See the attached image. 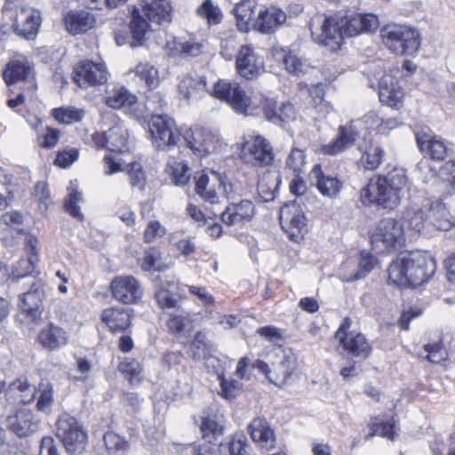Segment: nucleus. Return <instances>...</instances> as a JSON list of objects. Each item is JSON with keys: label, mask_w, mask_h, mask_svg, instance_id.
<instances>
[{"label": "nucleus", "mask_w": 455, "mask_h": 455, "mask_svg": "<svg viewBox=\"0 0 455 455\" xmlns=\"http://www.w3.org/2000/svg\"><path fill=\"white\" fill-rule=\"evenodd\" d=\"M407 184L405 170L394 168L385 175L370 180L360 191L361 202L365 205L376 204L384 209H395L400 204Z\"/></svg>", "instance_id": "1"}, {"label": "nucleus", "mask_w": 455, "mask_h": 455, "mask_svg": "<svg viewBox=\"0 0 455 455\" xmlns=\"http://www.w3.org/2000/svg\"><path fill=\"white\" fill-rule=\"evenodd\" d=\"M435 260L422 252L398 257L388 268L389 282L401 287H417L427 282L435 273Z\"/></svg>", "instance_id": "2"}, {"label": "nucleus", "mask_w": 455, "mask_h": 455, "mask_svg": "<svg viewBox=\"0 0 455 455\" xmlns=\"http://www.w3.org/2000/svg\"><path fill=\"white\" fill-rule=\"evenodd\" d=\"M171 0H141V9H134L130 28L133 38L140 44L148 39L152 25H162L172 20Z\"/></svg>", "instance_id": "3"}, {"label": "nucleus", "mask_w": 455, "mask_h": 455, "mask_svg": "<svg viewBox=\"0 0 455 455\" xmlns=\"http://www.w3.org/2000/svg\"><path fill=\"white\" fill-rule=\"evenodd\" d=\"M195 191L205 202L212 204L220 203L221 194L228 199L235 196L234 185L226 175L213 170H203L194 176Z\"/></svg>", "instance_id": "4"}, {"label": "nucleus", "mask_w": 455, "mask_h": 455, "mask_svg": "<svg viewBox=\"0 0 455 455\" xmlns=\"http://www.w3.org/2000/svg\"><path fill=\"white\" fill-rule=\"evenodd\" d=\"M383 44L398 55H412L420 46V36L417 29L406 25L387 24L380 30Z\"/></svg>", "instance_id": "5"}, {"label": "nucleus", "mask_w": 455, "mask_h": 455, "mask_svg": "<svg viewBox=\"0 0 455 455\" xmlns=\"http://www.w3.org/2000/svg\"><path fill=\"white\" fill-rule=\"evenodd\" d=\"M271 366L257 360L253 367L264 373L268 380L276 386H282L292 374L296 365V356L291 349L281 347L274 348L270 353Z\"/></svg>", "instance_id": "6"}, {"label": "nucleus", "mask_w": 455, "mask_h": 455, "mask_svg": "<svg viewBox=\"0 0 455 455\" xmlns=\"http://www.w3.org/2000/svg\"><path fill=\"white\" fill-rule=\"evenodd\" d=\"M339 16H325L316 14L309 21L313 38L321 45L334 52L340 48L343 43V34L339 26Z\"/></svg>", "instance_id": "7"}, {"label": "nucleus", "mask_w": 455, "mask_h": 455, "mask_svg": "<svg viewBox=\"0 0 455 455\" xmlns=\"http://www.w3.org/2000/svg\"><path fill=\"white\" fill-rule=\"evenodd\" d=\"M406 231L403 223L392 218L381 220L371 235V244L380 252L396 251L403 245Z\"/></svg>", "instance_id": "8"}, {"label": "nucleus", "mask_w": 455, "mask_h": 455, "mask_svg": "<svg viewBox=\"0 0 455 455\" xmlns=\"http://www.w3.org/2000/svg\"><path fill=\"white\" fill-rule=\"evenodd\" d=\"M148 131L157 150H171L180 141L181 133L174 119L167 115H153L148 122Z\"/></svg>", "instance_id": "9"}, {"label": "nucleus", "mask_w": 455, "mask_h": 455, "mask_svg": "<svg viewBox=\"0 0 455 455\" xmlns=\"http://www.w3.org/2000/svg\"><path fill=\"white\" fill-rule=\"evenodd\" d=\"M56 435L70 455L81 454L86 447L87 435L77 419L62 414L56 423Z\"/></svg>", "instance_id": "10"}, {"label": "nucleus", "mask_w": 455, "mask_h": 455, "mask_svg": "<svg viewBox=\"0 0 455 455\" xmlns=\"http://www.w3.org/2000/svg\"><path fill=\"white\" fill-rule=\"evenodd\" d=\"M213 97L226 101L235 111L246 114L248 108L252 106L253 108L259 106L255 104L254 100L248 97L245 92L240 87L237 83L229 82L227 80H219L211 92Z\"/></svg>", "instance_id": "11"}, {"label": "nucleus", "mask_w": 455, "mask_h": 455, "mask_svg": "<svg viewBox=\"0 0 455 455\" xmlns=\"http://www.w3.org/2000/svg\"><path fill=\"white\" fill-rule=\"evenodd\" d=\"M351 323L350 318H344L335 333V339L339 340V345L348 355L364 360L369 356L371 347L364 335L349 331Z\"/></svg>", "instance_id": "12"}, {"label": "nucleus", "mask_w": 455, "mask_h": 455, "mask_svg": "<svg viewBox=\"0 0 455 455\" xmlns=\"http://www.w3.org/2000/svg\"><path fill=\"white\" fill-rule=\"evenodd\" d=\"M279 220L282 228L294 242L301 240L307 232V219L301 206L295 201L285 204L280 209Z\"/></svg>", "instance_id": "13"}, {"label": "nucleus", "mask_w": 455, "mask_h": 455, "mask_svg": "<svg viewBox=\"0 0 455 455\" xmlns=\"http://www.w3.org/2000/svg\"><path fill=\"white\" fill-rule=\"evenodd\" d=\"M241 158L252 166H267L274 160L273 149L262 136H249L243 143Z\"/></svg>", "instance_id": "14"}, {"label": "nucleus", "mask_w": 455, "mask_h": 455, "mask_svg": "<svg viewBox=\"0 0 455 455\" xmlns=\"http://www.w3.org/2000/svg\"><path fill=\"white\" fill-rule=\"evenodd\" d=\"M108 72L103 62L83 60L73 70L74 82L81 88L99 86L107 83Z\"/></svg>", "instance_id": "15"}, {"label": "nucleus", "mask_w": 455, "mask_h": 455, "mask_svg": "<svg viewBox=\"0 0 455 455\" xmlns=\"http://www.w3.org/2000/svg\"><path fill=\"white\" fill-rule=\"evenodd\" d=\"M92 141L97 148H108L109 151L125 152L130 149V134L128 130L118 123L104 132L92 135Z\"/></svg>", "instance_id": "16"}, {"label": "nucleus", "mask_w": 455, "mask_h": 455, "mask_svg": "<svg viewBox=\"0 0 455 455\" xmlns=\"http://www.w3.org/2000/svg\"><path fill=\"white\" fill-rule=\"evenodd\" d=\"M340 19V28L344 37H353L376 31L379 26L378 17L373 13H353Z\"/></svg>", "instance_id": "17"}, {"label": "nucleus", "mask_w": 455, "mask_h": 455, "mask_svg": "<svg viewBox=\"0 0 455 455\" xmlns=\"http://www.w3.org/2000/svg\"><path fill=\"white\" fill-rule=\"evenodd\" d=\"M182 138L188 148L200 157L205 156L217 148L218 137L204 128H194L185 131Z\"/></svg>", "instance_id": "18"}, {"label": "nucleus", "mask_w": 455, "mask_h": 455, "mask_svg": "<svg viewBox=\"0 0 455 455\" xmlns=\"http://www.w3.org/2000/svg\"><path fill=\"white\" fill-rule=\"evenodd\" d=\"M112 296L123 304L138 302L142 296L139 281L132 275L116 276L110 283Z\"/></svg>", "instance_id": "19"}, {"label": "nucleus", "mask_w": 455, "mask_h": 455, "mask_svg": "<svg viewBox=\"0 0 455 455\" xmlns=\"http://www.w3.org/2000/svg\"><path fill=\"white\" fill-rule=\"evenodd\" d=\"M398 69L392 70L382 76L379 84V100L391 108H398L403 98V91L398 84L396 75Z\"/></svg>", "instance_id": "20"}, {"label": "nucleus", "mask_w": 455, "mask_h": 455, "mask_svg": "<svg viewBox=\"0 0 455 455\" xmlns=\"http://www.w3.org/2000/svg\"><path fill=\"white\" fill-rule=\"evenodd\" d=\"M30 288L20 295V307L27 314L32 322H37L41 318L42 301L44 298L43 284L40 281L32 278Z\"/></svg>", "instance_id": "21"}, {"label": "nucleus", "mask_w": 455, "mask_h": 455, "mask_svg": "<svg viewBox=\"0 0 455 455\" xmlns=\"http://www.w3.org/2000/svg\"><path fill=\"white\" fill-rule=\"evenodd\" d=\"M425 220L428 226H432L437 230H450L453 224V217L451 215L446 204L440 200L427 203L424 205Z\"/></svg>", "instance_id": "22"}, {"label": "nucleus", "mask_w": 455, "mask_h": 455, "mask_svg": "<svg viewBox=\"0 0 455 455\" xmlns=\"http://www.w3.org/2000/svg\"><path fill=\"white\" fill-rule=\"evenodd\" d=\"M6 422L9 429L20 437L28 436L39 427V422L36 419L34 413L25 408L19 409L14 414L9 415Z\"/></svg>", "instance_id": "23"}, {"label": "nucleus", "mask_w": 455, "mask_h": 455, "mask_svg": "<svg viewBox=\"0 0 455 455\" xmlns=\"http://www.w3.org/2000/svg\"><path fill=\"white\" fill-rule=\"evenodd\" d=\"M376 259L368 252L363 251L357 262V270L355 273H347L349 268H355L356 262L347 260L341 265L339 278L343 282H355L363 279L375 267Z\"/></svg>", "instance_id": "24"}, {"label": "nucleus", "mask_w": 455, "mask_h": 455, "mask_svg": "<svg viewBox=\"0 0 455 455\" xmlns=\"http://www.w3.org/2000/svg\"><path fill=\"white\" fill-rule=\"evenodd\" d=\"M37 340L44 349L54 351L65 347L69 336L64 328L49 323L40 330Z\"/></svg>", "instance_id": "25"}, {"label": "nucleus", "mask_w": 455, "mask_h": 455, "mask_svg": "<svg viewBox=\"0 0 455 455\" xmlns=\"http://www.w3.org/2000/svg\"><path fill=\"white\" fill-rule=\"evenodd\" d=\"M41 18L39 12L22 9L14 18L12 27L20 36L27 39L33 38L40 27Z\"/></svg>", "instance_id": "26"}, {"label": "nucleus", "mask_w": 455, "mask_h": 455, "mask_svg": "<svg viewBox=\"0 0 455 455\" xmlns=\"http://www.w3.org/2000/svg\"><path fill=\"white\" fill-rule=\"evenodd\" d=\"M206 78L196 73L185 75L179 83V94L187 101L201 99L207 92Z\"/></svg>", "instance_id": "27"}, {"label": "nucleus", "mask_w": 455, "mask_h": 455, "mask_svg": "<svg viewBox=\"0 0 455 455\" xmlns=\"http://www.w3.org/2000/svg\"><path fill=\"white\" fill-rule=\"evenodd\" d=\"M358 138V132L352 123L349 125H340L336 138L328 144L323 145L321 151L325 155L334 156L352 147Z\"/></svg>", "instance_id": "28"}, {"label": "nucleus", "mask_w": 455, "mask_h": 455, "mask_svg": "<svg viewBox=\"0 0 455 455\" xmlns=\"http://www.w3.org/2000/svg\"><path fill=\"white\" fill-rule=\"evenodd\" d=\"M286 20V13L275 6L260 11L254 23L257 31L262 34L274 33Z\"/></svg>", "instance_id": "29"}, {"label": "nucleus", "mask_w": 455, "mask_h": 455, "mask_svg": "<svg viewBox=\"0 0 455 455\" xmlns=\"http://www.w3.org/2000/svg\"><path fill=\"white\" fill-rule=\"evenodd\" d=\"M251 438L261 449L269 451L275 446V437L274 430L265 418L256 417L248 426Z\"/></svg>", "instance_id": "30"}, {"label": "nucleus", "mask_w": 455, "mask_h": 455, "mask_svg": "<svg viewBox=\"0 0 455 455\" xmlns=\"http://www.w3.org/2000/svg\"><path fill=\"white\" fill-rule=\"evenodd\" d=\"M309 179L315 181L318 191L326 197L335 198L339 194L342 188V181L337 177L331 175H325L323 171L321 164H316L309 173Z\"/></svg>", "instance_id": "31"}, {"label": "nucleus", "mask_w": 455, "mask_h": 455, "mask_svg": "<svg viewBox=\"0 0 455 455\" xmlns=\"http://www.w3.org/2000/svg\"><path fill=\"white\" fill-rule=\"evenodd\" d=\"M236 68L238 74L246 78H254L262 68V62L259 60L254 50L250 45H243L236 57Z\"/></svg>", "instance_id": "32"}, {"label": "nucleus", "mask_w": 455, "mask_h": 455, "mask_svg": "<svg viewBox=\"0 0 455 455\" xmlns=\"http://www.w3.org/2000/svg\"><path fill=\"white\" fill-rule=\"evenodd\" d=\"M415 137L417 145L424 155L435 161L445 159L448 148L441 139L422 132H416Z\"/></svg>", "instance_id": "33"}, {"label": "nucleus", "mask_w": 455, "mask_h": 455, "mask_svg": "<svg viewBox=\"0 0 455 455\" xmlns=\"http://www.w3.org/2000/svg\"><path fill=\"white\" fill-rule=\"evenodd\" d=\"M255 213L252 202L242 200L238 204H231L221 213V220L228 226H235L249 221Z\"/></svg>", "instance_id": "34"}, {"label": "nucleus", "mask_w": 455, "mask_h": 455, "mask_svg": "<svg viewBox=\"0 0 455 455\" xmlns=\"http://www.w3.org/2000/svg\"><path fill=\"white\" fill-rule=\"evenodd\" d=\"M104 103L113 109H130L138 104V98L124 86H115L106 92Z\"/></svg>", "instance_id": "35"}, {"label": "nucleus", "mask_w": 455, "mask_h": 455, "mask_svg": "<svg viewBox=\"0 0 455 455\" xmlns=\"http://www.w3.org/2000/svg\"><path fill=\"white\" fill-rule=\"evenodd\" d=\"M63 21L68 33L77 35L85 33L91 29L95 23V19L94 16L88 12L71 11L65 15Z\"/></svg>", "instance_id": "36"}, {"label": "nucleus", "mask_w": 455, "mask_h": 455, "mask_svg": "<svg viewBox=\"0 0 455 455\" xmlns=\"http://www.w3.org/2000/svg\"><path fill=\"white\" fill-rule=\"evenodd\" d=\"M101 320L113 332L124 331L131 325V315L123 307H108L103 310Z\"/></svg>", "instance_id": "37"}, {"label": "nucleus", "mask_w": 455, "mask_h": 455, "mask_svg": "<svg viewBox=\"0 0 455 455\" xmlns=\"http://www.w3.org/2000/svg\"><path fill=\"white\" fill-rule=\"evenodd\" d=\"M259 106L264 110V115L267 120L272 122H289L295 119V109L292 104L285 102L275 110V102L267 99L260 100Z\"/></svg>", "instance_id": "38"}, {"label": "nucleus", "mask_w": 455, "mask_h": 455, "mask_svg": "<svg viewBox=\"0 0 455 455\" xmlns=\"http://www.w3.org/2000/svg\"><path fill=\"white\" fill-rule=\"evenodd\" d=\"M250 446L243 433H235L222 442L218 449L220 455H249Z\"/></svg>", "instance_id": "39"}, {"label": "nucleus", "mask_w": 455, "mask_h": 455, "mask_svg": "<svg viewBox=\"0 0 455 455\" xmlns=\"http://www.w3.org/2000/svg\"><path fill=\"white\" fill-rule=\"evenodd\" d=\"M167 45L173 56L179 54L187 57H196L204 52V48L202 42H197L193 38H175Z\"/></svg>", "instance_id": "40"}, {"label": "nucleus", "mask_w": 455, "mask_h": 455, "mask_svg": "<svg viewBox=\"0 0 455 455\" xmlns=\"http://www.w3.org/2000/svg\"><path fill=\"white\" fill-rule=\"evenodd\" d=\"M281 182L280 176L275 172H266L258 181V195L263 202L273 201L277 194Z\"/></svg>", "instance_id": "41"}, {"label": "nucleus", "mask_w": 455, "mask_h": 455, "mask_svg": "<svg viewBox=\"0 0 455 455\" xmlns=\"http://www.w3.org/2000/svg\"><path fill=\"white\" fill-rule=\"evenodd\" d=\"M176 286L174 281H165L161 287L156 291L155 297L159 307L166 309H180L179 299L172 292V289Z\"/></svg>", "instance_id": "42"}, {"label": "nucleus", "mask_w": 455, "mask_h": 455, "mask_svg": "<svg viewBox=\"0 0 455 455\" xmlns=\"http://www.w3.org/2000/svg\"><path fill=\"white\" fill-rule=\"evenodd\" d=\"M103 441L108 455H126L130 450L128 441L114 431H108Z\"/></svg>", "instance_id": "43"}, {"label": "nucleus", "mask_w": 455, "mask_h": 455, "mask_svg": "<svg viewBox=\"0 0 455 455\" xmlns=\"http://www.w3.org/2000/svg\"><path fill=\"white\" fill-rule=\"evenodd\" d=\"M37 395L36 409L46 414L51 412L53 404V386L47 380H43L36 388V395Z\"/></svg>", "instance_id": "44"}, {"label": "nucleus", "mask_w": 455, "mask_h": 455, "mask_svg": "<svg viewBox=\"0 0 455 455\" xmlns=\"http://www.w3.org/2000/svg\"><path fill=\"white\" fill-rule=\"evenodd\" d=\"M30 73V67L19 60L11 61L4 71V79L7 84L24 81Z\"/></svg>", "instance_id": "45"}, {"label": "nucleus", "mask_w": 455, "mask_h": 455, "mask_svg": "<svg viewBox=\"0 0 455 455\" xmlns=\"http://www.w3.org/2000/svg\"><path fill=\"white\" fill-rule=\"evenodd\" d=\"M118 371L131 384H139L142 380V366L140 362L132 358H125L119 363Z\"/></svg>", "instance_id": "46"}, {"label": "nucleus", "mask_w": 455, "mask_h": 455, "mask_svg": "<svg viewBox=\"0 0 455 455\" xmlns=\"http://www.w3.org/2000/svg\"><path fill=\"white\" fill-rule=\"evenodd\" d=\"M255 3L252 0H241L238 2L234 9L236 20V26L242 32L248 30V23L252 16V8Z\"/></svg>", "instance_id": "47"}, {"label": "nucleus", "mask_w": 455, "mask_h": 455, "mask_svg": "<svg viewBox=\"0 0 455 455\" xmlns=\"http://www.w3.org/2000/svg\"><path fill=\"white\" fill-rule=\"evenodd\" d=\"M68 190V195L64 205L65 211L72 217L76 218L79 220H83L84 216L80 212V208L77 204L82 201V194L77 191V180L70 181Z\"/></svg>", "instance_id": "48"}, {"label": "nucleus", "mask_w": 455, "mask_h": 455, "mask_svg": "<svg viewBox=\"0 0 455 455\" xmlns=\"http://www.w3.org/2000/svg\"><path fill=\"white\" fill-rule=\"evenodd\" d=\"M167 172L176 186H185L190 180V169L184 162H169Z\"/></svg>", "instance_id": "49"}, {"label": "nucleus", "mask_w": 455, "mask_h": 455, "mask_svg": "<svg viewBox=\"0 0 455 455\" xmlns=\"http://www.w3.org/2000/svg\"><path fill=\"white\" fill-rule=\"evenodd\" d=\"M52 116L62 124L80 122L84 117V110L75 107H61L52 109Z\"/></svg>", "instance_id": "50"}, {"label": "nucleus", "mask_w": 455, "mask_h": 455, "mask_svg": "<svg viewBox=\"0 0 455 455\" xmlns=\"http://www.w3.org/2000/svg\"><path fill=\"white\" fill-rule=\"evenodd\" d=\"M282 62L285 69L290 73L299 76L304 73L307 68V63L300 59L295 52L286 50H282L280 52Z\"/></svg>", "instance_id": "51"}, {"label": "nucleus", "mask_w": 455, "mask_h": 455, "mask_svg": "<svg viewBox=\"0 0 455 455\" xmlns=\"http://www.w3.org/2000/svg\"><path fill=\"white\" fill-rule=\"evenodd\" d=\"M196 13L206 19L209 25H217L221 22L223 18L220 8L215 5L212 0H204L197 7Z\"/></svg>", "instance_id": "52"}, {"label": "nucleus", "mask_w": 455, "mask_h": 455, "mask_svg": "<svg viewBox=\"0 0 455 455\" xmlns=\"http://www.w3.org/2000/svg\"><path fill=\"white\" fill-rule=\"evenodd\" d=\"M178 311L179 313L170 314L166 322V326L172 334L183 332L193 322L189 313L181 310V308Z\"/></svg>", "instance_id": "53"}, {"label": "nucleus", "mask_w": 455, "mask_h": 455, "mask_svg": "<svg viewBox=\"0 0 455 455\" xmlns=\"http://www.w3.org/2000/svg\"><path fill=\"white\" fill-rule=\"evenodd\" d=\"M134 73L148 88H155L159 84L158 70L149 62H140L135 67Z\"/></svg>", "instance_id": "54"}, {"label": "nucleus", "mask_w": 455, "mask_h": 455, "mask_svg": "<svg viewBox=\"0 0 455 455\" xmlns=\"http://www.w3.org/2000/svg\"><path fill=\"white\" fill-rule=\"evenodd\" d=\"M213 350V344L207 339L206 333L197 331L191 343V351L194 358L200 360L205 358Z\"/></svg>", "instance_id": "55"}, {"label": "nucleus", "mask_w": 455, "mask_h": 455, "mask_svg": "<svg viewBox=\"0 0 455 455\" xmlns=\"http://www.w3.org/2000/svg\"><path fill=\"white\" fill-rule=\"evenodd\" d=\"M18 391L20 403H28L36 398V387L30 386L26 379H17L10 384L7 392L9 394Z\"/></svg>", "instance_id": "56"}, {"label": "nucleus", "mask_w": 455, "mask_h": 455, "mask_svg": "<svg viewBox=\"0 0 455 455\" xmlns=\"http://www.w3.org/2000/svg\"><path fill=\"white\" fill-rule=\"evenodd\" d=\"M385 156V151L379 146H371L368 150L362 156L361 162L363 166L367 170H376Z\"/></svg>", "instance_id": "57"}, {"label": "nucleus", "mask_w": 455, "mask_h": 455, "mask_svg": "<svg viewBox=\"0 0 455 455\" xmlns=\"http://www.w3.org/2000/svg\"><path fill=\"white\" fill-rule=\"evenodd\" d=\"M127 173L131 186L140 191L144 190L147 179L141 164L137 162L128 164Z\"/></svg>", "instance_id": "58"}, {"label": "nucleus", "mask_w": 455, "mask_h": 455, "mask_svg": "<svg viewBox=\"0 0 455 455\" xmlns=\"http://www.w3.org/2000/svg\"><path fill=\"white\" fill-rule=\"evenodd\" d=\"M306 165V155L303 150L293 148L287 159L286 167L291 170L296 176H299L304 172Z\"/></svg>", "instance_id": "59"}, {"label": "nucleus", "mask_w": 455, "mask_h": 455, "mask_svg": "<svg viewBox=\"0 0 455 455\" xmlns=\"http://www.w3.org/2000/svg\"><path fill=\"white\" fill-rule=\"evenodd\" d=\"M424 208L419 209L408 220V228L406 231V237L413 238L417 234H419L427 223L425 220Z\"/></svg>", "instance_id": "60"}, {"label": "nucleus", "mask_w": 455, "mask_h": 455, "mask_svg": "<svg viewBox=\"0 0 455 455\" xmlns=\"http://www.w3.org/2000/svg\"><path fill=\"white\" fill-rule=\"evenodd\" d=\"M223 430V425L220 421L212 417H204L201 424V431L204 438H208L211 442V438L221 435Z\"/></svg>", "instance_id": "61"}, {"label": "nucleus", "mask_w": 455, "mask_h": 455, "mask_svg": "<svg viewBox=\"0 0 455 455\" xmlns=\"http://www.w3.org/2000/svg\"><path fill=\"white\" fill-rule=\"evenodd\" d=\"M35 268V259L29 257L20 259L13 267L12 275L13 279H20L32 274Z\"/></svg>", "instance_id": "62"}, {"label": "nucleus", "mask_w": 455, "mask_h": 455, "mask_svg": "<svg viewBox=\"0 0 455 455\" xmlns=\"http://www.w3.org/2000/svg\"><path fill=\"white\" fill-rule=\"evenodd\" d=\"M220 387H221V395L228 399H234L241 391L242 384L235 379H227L222 376H220Z\"/></svg>", "instance_id": "63"}, {"label": "nucleus", "mask_w": 455, "mask_h": 455, "mask_svg": "<svg viewBox=\"0 0 455 455\" xmlns=\"http://www.w3.org/2000/svg\"><path fill=\"white\" fill-rule=\"evenodd\" d=\"M78 156L79 152L76 148H65L59 151L54 164L61 168H68L78 159Z\"/></svg>", "instance_id": "64"}]
</instances>
